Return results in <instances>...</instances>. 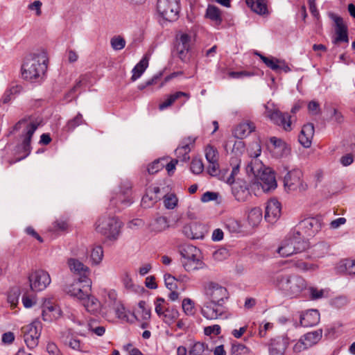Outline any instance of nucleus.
Returning <instances> with one entry per match:
<instances>
[{
    "instance_id": "nucleus-1",
    "label": "nucleus",
    "mask_w": 355,
    "mask_h": 355,
    "mask_svg": "<svg viewBox=\"0 0 355 355\" xmlns=\"http://www.w3.org/2000/svg\"><path fill=\"white\" fill-rule=\"evenodd\" d=\"M261 152V146L255 143L252 146L249 153L250 157H253L246 166V172L252 174L261 185L265 192L274 190L277 187L274 171L270 168L266 167L263 163L257 159Z\"/></svg>"
},
{
    "instance_id": "nucleus-2",
    "label": "nucleus",
    "mask_w": 355,
    "mask_h": 355,
    "mask_svg": "<svg viewBox=\"0 0 355 355\" xmlns=\"http://www.w3.org/2000/svg\"><path fill=\"white\" fill-rule=\"evenodd\" d=\"M270 280L275 288L291 298L301 296L307 288V281L303 277L282 270L271 274Z\"/></svg>"
},
{
    "instance_id": "nucleus-3",
    "label": "nucleus",
    "mask_w": 355,
    "mask_h": 355,
    "mask_svg": "<svg viewBox=\"0 0 355 355\" xmlns=\"http://www.w3.org/2000/svg\"><path fill=\"white\" fill-rule=\"evenodd\" d=\"M49 58L46 51L37 50L26 55L21 67V77L28 81L42 79L47 69Z\"/></svg>"
},
{
    "instance_id": "nucleus-4",
    "label": "nucleus",
    "mask_w": 355,
    "mask_h": 355,
    "mask_svg": "<svg viewBox=\"0 0 355 355\" xmlns=\"http://www.w3.org/2000/svg\"><path fill=\"white\" fill-rule=\"evenodd\" d=\"M40 120H33L32 118L28 117L21 119L13 127L12 131H11L10 133L22 130L21 134L20 135L21 139V144L20 146L22 151L25 153L22 157L17 159V161L21 160L31 153V139L34 132L40 126Z\"/></svg>"
},
{
    "instance_id": "nucleus-5",
    "label": "nucleus",
    "mask_w": 355,
    "mask_h": 355,
    "mask_svg": "<svg viewBox=\"0 0 355 355\" xmlns=\"http://www.w3.org/2000/svg\"><path fill=\"white\" fill-rule=\"evenodd\" d=\"M308 243L299 230H294L280 243L277 252L282 257H287L304 251Z\"/></svg>"
},
{
    "instance_id": "nucleus-6",
    "label": "nucleus",
    "mask_w": 355,
    "mask_h": 355,
    "mask_svg": "<svg viewBox=\"0 0 355 355\" xmlns=\"http://www.w3.org/2000/svg\"><path fill=\"white\" fill-rule=\"evenodd\" d=\"M182 263L184 269L193 271L204 268L205 263L200 259V250L192 245H187L180 250Z\"/></svg>"
},
{
    "instance_id": "nucleus-7",
    "label": "nucleus",
    "mask_w": 355,
    "mask_h": 355,
    "mask_svg": "<svg viewBox=\"0 0 355 355\" xmlns=\"http://www.w3.org/2000/svg\"><path fill=\"white\" fill-rule=\"evenodd\" d=\"M121 223L115 217L103 216L96 222V230L111 239L119 234Z\"/></svg>"
},
{
    "instance_id": "nucleus-8",
    "label": "nucleus",
    "mask_w": 355,
    "mask_h": 355,
    "mask_svg": "<svg viewBox=\"0 0 355 355\" xmlns=\"http://www.w3.org/2000/svg\"><path fill=\"white\" fill-rule=\"evenodd\" d=\"M42 326L39 320H35L21 328V334L27 347L34 349L38 345Z\"/></svg>"
},
{
    "instance_id": "nucleus-9",
    "label": "nucleus",
    "mask_w": 355,
    "mask_h": 355,
    "mask_svg": "<svg viewBox=\"0 0 355 355\" xmlns=\"http://www.w3.org/2000/svg\"><path fill=\"white\" fill-rule=\"evenodd\" d=\"M302 172L300 169H293L288 171L284 178V186L288 191H304L308 186L304 182Z\"/></svg>"
},
{
    "instance_id": "nucleus-10",
    "label": "nucleus",
    "mask_w": 355,
    "mask_h": 355,
    "mask_svg": "<svg viewBox=\"0 0 355 355\" xmlns=\"http://www.w3.org/2000/svg\"><path fill=\"white\" fill-rule=\"evenodd\" d=\"M323 225L322 218L321 216L309 217L301 220L297 225V230L301 232V235L304 237L314 236L322 229ZM297 230V229H295Z\"/></svg>"
},
{
    "instance_id": "nucleus-11",
    "label": "nucleus",
    "mask_w": 355,
    "mask_h": 355,
    "mask_svg": "<svg viewBox=\"0 0 355 355\" xmlns=\"http://www.w3.org/2000/svg\"><path fill=\"white\" fill-rule=\"evenodd\" d=\"M191 44V36L188 33L179 32L176 35L174 52L182 61L186 62L189 59Z\"/></svg>"
},
{
    "instance_id": "nucleus-12",
    "label": "nucleus",
    "mask_w": 355,
    "mask_h": 355,
    "mask_svg": "<svg viewBox=\"0 0 355 355\" xmlns=\"http://www.w3.org/2000/svg\"><path fill=\"white\" fill-rule=\"evenodd\" d=\"M157 8L166 20H175L180 12L179 0H158Z\"/></svg>"
},
{
    "instance_id": "nucleus-13",
    "label": "nucleus",
    "mask_w": 355,
    "mask_h": 355,
    "mask_svg": "<svg viewBox=\"0 0 355 355\" xmlns=\"http://www.w3.org/2000/svg\"><path fill=\"white\" fill-rule=\"evenodd\" d=\"M205 295L209 302L223 304L228 298L227 289L218 283L209 282L205 286Z\"/></svg>"
},
{
    "instance_id": "nucleus-14",
    "label": "nucleus",
    "mask_w": 355,
    "mask_h": 355,
    "mask_svg": "<svg viewBox=\"0 0 355 355\" xmlns=\"http://www.w3.org/2000/svg\"><path fill=\"white\" fill-rule=\"evenodd\" d=\"M30 286L33 291H42L51 283L49 274L43 270H38L31 272L28 277Z\"/></svg>"
},
{
    "instance_id": "nucleus-15",
    "label": "nucleus",
    "mask_w": 355,
    "mask_h": 355,
    "mask_svg": "<svg viewBox=\"0 0 355 355\" xmlns=\"http://www.w3.org/2000/svg\"><path fill=\"white\" fill-rule=\"evenodd\" d=\"M202 315L207 320H216L220 318H226V308L223 304L207 302L201 309Z\"/></svg>"
},
{
    "instance_id": "nucleus-16",
    "label": "nucleus",
    "mask_w": 355,
    "mask_h": 355,
    "mask_svg": "<svg viewBox=\"0 0 355 355\" xmlns=\"http://www.w3.org/2000/svg\"><path fill=\"white\" fill-rule=\"evenodd\" d=\"M265 107L266 117L269 118L274 123L282 127L286 131L292 130L291 116L288 113H283L277 110L269 109L267 105H265Z\"/></svg>"
},
{
    "instance_id": "nucleus-17",
    "label": "nucleus",
    "mask_w": 355,
    "mask_h": 355,
    "mask_svg": "<svg viewBox=\"0 0 355 355\" xmlns=\"http://www.w3.org/2000/svg\"><path fill=\"white\" fill-rule=\"evenodd\" d=\"M91 286L92 282L90 279H79V282L70 285L67 292L70 295L76 297L80 300H85V297L88 296Z\"/></svg>"
},
{
    "instance_id": "nucleus-18",
    "label": "nucleus",
    "mask_w": 355,
    "mask_h": 355,
    "mask_svg": "<svg viewBox=\"0 0 355 355\" xmlns=\"http://www.w3.org/2000/svg\"><path fill=\"white\" fill-rule=\"evenodd\" d=\"M330 17L334 21L336 35L333 42L334 44L340 42L347 43L349 42L347 26L344 22L343 19L334 13L330 14Z\"/></svg>"
},
{
    "instance_id": "nucleus-19",
    "label": "nucleus",
    "mask_w": 355,
    "mask_h": 355,
    "mask_svg": "<svg viewBox=\"0 0 355 355\" xmlns=\"http://www.w3.org/2000/svg\"><path fill=\"white\" fill-rule=\"evenodd\" d=\"M67 265L72 273L80 277L79 279H89L90 270L83 262L76 258H70L67 260Z\"/></svg>"
},
{
    "instance_id": "nucleus-20",
    "label": "nucleus",
    "mask_w": 355,
    "mask_h": 355,
    "mask_svg": "<svg viewBox=\"0 0 355 355\" xmlns=\"http://www.w3.org/2000/svg\"><path fill=\"white\" fill-rule=\"evenodd\" d=\"M281 209V203L277 199H270L266 207L265 219L270 223H275L280 217Z\"/></svg>"
},
{
    "instance_id": "nucleus-21",
    "label": "nucleus",
    "mask_w": 355,
    "mask_h": 355,
    "mask_svg": "<svg viewBox=\"0 0 355 355\" xmlns=\"http://www.w3.org/2000/svg\"><path fill=\"white\" fill-rule=\"evenodd\" d=\"M288 346V340L286 337H277L271 340L269 355H284Z\"/></svg>"
},
{
    "instance_id": "nucleus-22",
    "label": "nucleus",
    "mask_w": 355,
    "mask_h": 355,
    "mask_svg": "<svg viewBox=\"0 0 355 355\" xmlns=\"http://www.w3.org/2000/svg\"><path fill=\"white\" fill-rule=\"evenodd\" d=\"M232 193L235 198L240 202H245L251 196L248 184L244 181H239L235 183L232 187Z\"/></svg>"
},
{
    "instance_id": "nucleus-23",
    "label": "nucleus",
    "mask_w": 355,
    "mask_h": 355,
    "mask_svg": "<svg viewBox=\"0 0 355 355\" xmlns=\"http://www.w3.org/2000/svg\"><path fill=\"white\" fill-rule=\"evenodd\" d=\"M314 135V126L312 123L304 125L298 137L299 142L304 148H309Z\"/></svg>"
},
{
    "instance_id": "nucleus-24",
    "label": "nucleus",
    "mask_w": 355,
    "mask_h": 355,
    "mask_svg": "<svg viewBox=\"0 0 355 355\" xmlns=\"http://www.w3.org/2000/svg\"><path fill=\"white\" fill-rule=\"evenodd\" d=\"M300 322L303 327L315 326L320 322V313L316 309L308 310L300 315Z\"/></svg>"
},
{
    "instance_id": "nucleus-25",
    "label": "nucleus",
    "mask_w": 355,
    "mask_h": 355,
    "mask_svg": "<svg viewBox=\"0 0 355 355\" xmlns=\"http://www.w3.org/2000/svg\"><path fill=\"white\" fill-rule=\"evenodd\" d=\"M132 184L129 181H125L121 184V192L118 196L119 200L123 207H128L132 203V198L130 196Z\"/></svg>"
},
{
    "instance_id": "nucleus-26",
    "label": "nucleus",
    "mask_w": 355,
    "mask_h": 355,
    "mask_svg": "<svg viewBox=\"0 0 355 355\" xmlns=\"http://www.w3.org/2000/svg\"><path fill=\"white\" fill-rule=\"evenodd\" d=\"M170 227L168 219L165 216H158L148 224L150 232L155 234L165 231Z\"/></svg>"
},
{
    "instance_id": "nucleus-27",
    "label": "nucleus",
    "mask_w": 355,
    "mask_h": 355,
    "mask_svg": "<svg viewBox=\"0 0 355 355\" xmlns=\"http://www.w3.org/2000/svg\"><path fill=\"white\" fill-rule=\"evenodd\" d=\"M42 315L44 321L50 322L61 315V310L58 306L49 303L45 304L43 306Z\"/></svg>"
},
{
    "instance_id": "nucleus-28",
    "label": "nucleus",
    "mask_w": 355,
    "mask_h": 355,
    "mask_svg": "<svg viewBox=\"0 0 355 355\" xmlns=\"http://www.w3.org/2000/svg\"><path fill=\"white\" fill-rule=\"evenodd\" d=\"M255 125L252 122L246 121L239 124L234 130V136L239 139H243L248 137L251 132L254 131Z\"/></svg>"
},
{
    "instance_id": "nucleus-29",
    "label": "nucleus",
    "mask_w": 355,
    "mask_h": 355,
    "mask_svg": "<svg viewBox=\"0 0 355 355\" xmlns=\"http://www.w3.org/2000/svg\"><path fill=\"white\" fill-rule=\"evenodd\" d=\"M148 67V58L144 56L132 69L131 80L132 82L139 78Z\"/></svg>"
},
{
    "instance_id": "nucleus-30",
    "label": "nucleus",
    "mask_w": 355,
    "mask_h": 355,
    "mask_svg": "<svg viewBox=\"0 0 355 355\" xmlns=\"http://www.w3.org/2000/svg\"><path fill=\"white\" fill-rule=\"evenodd\" d=\"M200 226L196 223L185 225L183 227L182 232L189 239H198L202 237V233L198 231Z\"/></svg>"
},
{
    "instance_id": "nucleus-31",
    "label": "nucleus",
    "mask_w": 355,
    "mask_h": 355,
    "mask_svg": "<svg viewBox=\"0 0 355 355\" xmlns=\"http://www.w3.org/2000/svg\"><path fill=\"white\" fill-rule=\"evenodd\" d=\"M336 269L339 273L345 272L349 275H355V260H342L338 263Z\"/></svg>"
},
{
    "instance_id": "nucleus-32",
    "label": "nucleus",
    "mask_w": 355,
    "mask_h": 355,
    "mask_svg": "<svg viewBox=\"0 0 355 355\" xmlns=\"http://www.w3.org/2000/svg\"><path fill=\"white\" fill-rule=\"evenodd\" d=\"M103 258V249L101 245H93L89 252V261L93 266L99 265Z\"/></svg>"
},
{
    "instance_id": "nucleus-33",
    "label": "nucleus",
    "mask_w": 355,
    "mask_h": 355,
    "mask_svg": "<svg viewBox=\"0 0 355 355\" xmlns=\"http://www.w3.org/2000/svg\"><path fill=\"white\" fill-rule=\"evenodd\" d=\"M83 305L88 312L96 313L100 310V302L95 297L89 295V293L85 300H83Z\"/></svg>"
},
{
    "instance_id": "nucleus-34",
    "label": "nucleus",
    "mask_w": 355,
    "mask_h": 355,
    "mask_svg": "<svg viewBox=\"0 0 355 355\" xmlns=\"http://www.w3.org/2000/svg\"><path fill=\"white\" fill-rule=\"evenodd\" d=\"M182 96L186 97L187 99H189L190 98V94L183 92H177L174 94H172L169 95L164 101L159 105V109L160 110H163L167 108L168 107L171 106L177 99Z\"/></svg>"
},
{
    "instance_id": "nucleus-35",
    "label": "nucleus",
    "mask_w": 355,
    "mask_h": 355,
    "mask_svg": "<svg viewBox=\"0 0 355 355\" xmlns=\"http://www.w3.org/2000/svg\"><path fill=\"white\" fill-rule=\"evenodd\" d=\"M65 345H68L73 350L84 353L88 352V351L85 349V345L76 336L73 335L67 337L65 340Z\"/></svg>"
},
{
    "instance_id": "nucleus-36",
    "label": "nucleus",
    "mask_w": 355,
    "mask_h": 355,
    "mask_svg": "<svg viewBox=\"0 0 355 355\" xmlns=\"http://www.w3.org/2000/svg\"><path fill=\"white\" fill-rule=\"evenodd\" d=\"M322 331L321 329L317 331L309 332L304 335L302 338L305 343V345L311 347L313 345L316 344L322 338Z\"/></svg>"
},
{
    "instance_id": "nucleus-37",
    "label": "nucleus",
    "mask_w": 355,
    "mask_h": 355,
    "mask_svg": "<svg viewBox=\"0 0 355 355\" xmlns=\"http://www.w3.org/2000/svg\"><path fill=\"white\" fill-rule=\"evenodd\" d=\"M179 311L175 308L168 306L160 318H162L164 322L171 324L179 317Z\"/></svg>"
},
{
    "instance_id": "nucleus-38",
    "label": "nucleus",
    "mask_w": 355,
    "mask_h": 355,
    "mask_svg": "<svg viewBox=\"0 0 355 355\" xmlns=\"http://www.w3.org/2000/svg\"><path fill=\"white\" fill-rule=\"evenodd\" d=\"M293 265L297 270L302 272L315 271L319 268L317 264L306 262L303 260L295 261Z\"/></svg>"
},
{
    "instance_id": "nucleus-39",
    "label": "nucleus",
    "mask_w": 355,
    "mask_h": 355,
    "mask_svg": "<svg viewBox=\"0 0 355 355\" xmlns=\"http://www.w3.org/2000/svg\"><path fill=\"white\" fill-rule=\"evenodd\" d=\"M262 219V211L259 207H254L248 214V221L252 226L257 225Z\"/></svg>"
},
{
    "instance_id": "nucleus-40",
    "label": "nucleus",
    "mask_w": 355,
    "mask_h": 355,
    "mask_svg": "<svg viewBox=\"0 0 355 355\" xmlns=\"http://www.w3.org/2000/svg\"><path fill=\"white\" fill-rule=\"evenodd\" d=\"M206 16L215 21L216 24H220L222 21L221 13L220 10L214 6H209L207 9Z\"/></svg>"
},
{
    "instance_id": "nucleus-41",
    "label": "nucleus",
    "mask_w": 355,
    "mask_h": 355,
    "mask_svg": "<svg viewBox=\"0 0 355 355\" xmlns=\"http://www.w3.org/2000/svg\"><path fill=\"white\" fill-rule=\"evenodd\" d=\"M104 301L105 306L109 307V309L112 308L115 304L119 303L117 301V295L115 291L114 290H105L104 291Z\"/></svg>"
},
{
    "instance_id": "nucleus-42",
    "label": "nucleus",
    "mask_w": 355,
    "mask_h": 355,
    "mask_svg": "<svg viewBox=\"0 0 355 355\" xmlns=\"http://www.w3.org/2000/svg\"><path fill=\"white\" fill-rule=\"evenodd\" d=\"M251 7V9L256 13L264 15L267 12V5L264 0H253L250 4L249 1H247Z\"/></svg>"
},
{
    "instance_id": "nucleus-43",
    "label": "nucleus",
    "mask_w": 355,
    "mask_h": 355,
    "mask_svg": "<svg viewBox=\"0 0 355 355\" xmlns=\"http://www.w3.org/2000/svg\"><path fill=\"white\" fill-rule=\"evenodd\" d=\"M207 171L211 176L217 177L221 180H224V174L222 173L219 169L218 161L209 162Z\"/></svg>"
},
{
    "instance_id": "nucleus-44",
    "label": "nucleus",
    "mask_w": 355,
    "mask_h": 355,
    "mask_svg": "<svg viewBox=\"0 0 355 355\" xmlns=\"http://www.w3.org/2000/svg\"><path fill=\"white\" fill-rule=\"evenodd\" d=\"M251 350L245 345L241 343H234L232 345L231 355H249Z\"/></svg>"
},
{
    "instance_id": "nucleus-45",
    "label": "nucleus",
    "mask_w": 355,
    "mask_h": 355,
    "mask_svg": "<svg viewBox=\"0 0 355 355\" xmlns=\"http://www.w3.org/2000/svg\"><path fill=\"white\" fill-rule=\"evenodd\" d=\"M110 310L113 311L118 318L127 322L130 320L125 307L120 302L115 304Z\"/></svg>"
},
{
    "instance_id": "nucleus-46",
    "label": "nucleus",
    "mask_w": 355,
    "mask_h": 355,
    "mask_svg": "<svg viewBox=\"0 0 355 355\" xmlns=\"http://www.w3.org/2000/svg\"><path fill=\"white\" fill-rule=\"evenodd\" d=\"M84 122L83 115L78 113L74 118L69 120L66 124L64 128L67 132L73 131L76 127L79 126Z\"/></svg>"
},
{
    "instance_id": "nucleus-47",
    "label": "nucleus",
    "mask_w": 355,
    "mask_h": 355,
    "mask_svg": "<svg viewBox=\"0 0 355 355\" xmlns=\"http://www.w3.org/2000/svg\"><path fill=\"white\" fill-rule=\"evenodd\" d=\"M194 302L190 298H184L182 300V308L187 315H193L196 313Z\"/></svg>"
},
{
    "instance_id": "nucleus-48",
    "label": "nucleus",
    "mask_w": 355,
    "mask_h": 355,
    "mask_svg": "<svg viewBox=\"0 0 355 355\" xmlns=\"http://www.w3.org/2000/svg\"><path fill=\"white\" fill-rule=\"evenodd\" d=\"M205 157L208 162L218 161V153L216 148L212 146H207L205 150Z\"/></svg>"
},
{
    "instance_id": "nucleus-49",
    "label": "nucleus",
    "mask_w": 355,
    "mask_h": 355,
    "mask_svg": "<svg viewBox=\"0 0 355 355\" xmlns=\"http://www.w3.org/2000/svg\"><path fill=\"white\" fill-rule=\"evenodd\" d=\"M190 152V148L189 144L178 147L175 150V154L177 157L180 159L182 162H187L189 159V153Z\"/></svg>"
},
{
    "instance_id": "nucleus-50",
    "label": "nucleus",
    "mask_w": 355,
    "mask_h": 355,
    "mask_svg": "<svg viewBox=\"0 0 355 355\" xmlns=\"http://www.w3.org/2000/svg\"><path fill=\"white\" fill-rule=\"evenodd\" d=\"M142 320H147L150 318V310L146 307V303L141 301L139 303V309L137 311V316Z\"/></svg>"
},
{
    "instance_id": "nucleus-51",
    "label": "nucleus",
    "mask_w": 355,
    "mask_h": 355,
    "mask_svg": "<svg viewBox=\"0 0 355 355\" xmlns=\"http://www.w3.org/2000/svg\"><path fill=\"white\" fill-rule=\"evenodd\" d=\"M125 44L126 42L125 39L120 35L114 36L110 40L111 46L114 51H120L123 49L125 47Z\"/></svg>"
},
{
    "instance_id": "nucleus-52",
    "label": "nucleus",
    "mask_w": 355,
    "mask_h": 355,
    "mask_svg": "<svg viewBox=\"0 0 355 355\" xmlns=\"http://www.w3.org/2000/svg\"><path fill=\"white\" fill-rule=\"evenodd\" d=\"M329 250V245L324 242L318 243L314 247V254L317 257H323L328 254Z\"/></svg>"
},
{
    "instance_id": "nucleus-53",
    "label": "nucleus",
    "mask_w": 355,
    "mask_h": 355,
    "mask_svg": "<svg viewBox=\"0 0 355 355\" xmlns=\"http://www.w3.org/2000/svg\"><path fill=\"white\" fill-rule=\"evenodd\" d=\"M158 200L159 198L157 196H153L148 192H146L141 199V204L144 208H150L153 206Z\"/></svg>"
},
{
    "instance_id": "nucleus-54",
    "label": "nucleus",
    "mask_w": 355,
    "mask_h": 355,
    "mask_svg": "<svg viewBox=\"0 0 355 355\" xmlns=\"http://www.w3.org/2000/svg\"><path fill=\"white\" fill-rule=\"evenodd\" d=\"M178 198L173 193L167 194L164 197V205L168 209H174L178 205Z\"/></svg>"
},
{
    "instance_id": "nucleus-55",
    "label": "nucleus",
    "mask_w": 355,
    "mask_h": 355,
    "mask_svg": "<svg viewBox=\"0 0 355 355\" xmlns=\"http://www.w3.org/2000/svg\"><path fill=\"white\" fill-rule=\"evenodd\" d=\"M164 159H157L149 164L147 168L148 173L155 174L162 170L164 166Z\"/></svg>"
},
{
    "instance_id": "nucleus-56",
    "label": "nucleus",
    "mask_w": 355,
    "mask_h": 355,
    "mask_svg": "<svg viewBox=\"0 0 355 355\" xmlns=\"http://www.w3.org/2000/svg\"><path fill=\"white\" fill-rule=\"evenodd\" d=\"M306 291H308L309 294V298L312 300L321 299L324 296L323 289H318L314 286H309L307 285V288Z\"/></svg>"
},
{
    "instance_id": "nucleus-57",
    "label": "nucleus",
    "mask_w": 355,
    "mask_h": 355,
    "mask_svg": "<svg viewBox=\"0 0 355 355\" xmlns=\"http://www.w3.org/2000/svg\"><path fill=\"white\" fill-rule=\"evenodd\" d=\"M21 301L24 307L31 308L36 303L35 295L33 293H24Z\"/></svg>"
},
{
    "instance_id": "nucleus-58",
    "label": "nucleus",
    "mask_w": 355,
    "mask_h": 355,
    "mask_svg": "<svg viewBox=\"0 0 355 355\" xmlns=\"http://www.w3.org/2000/svg\"><path fill=\"white\" fill-rule=\"evenodd\" d=\"M155 310L156 313L160 318L163 313L165 311L166 308L168 307V304L166 303V301L162 297L157 298L155 302Z\"/></svg>"
},
{
    "instance_id": "nucleus-59",
    "label": "nucleus",
    "mask_w": 355,
    "mask_h": 355,
    "mask_svg": "<svg viewBox=\"0 0 355 355\" xmlns=\"http://www.w3.org/2000/svg\"><path fill=\"white\" fill-rule=\"evenodd\" d=\"M259 55L261 60L266 64V65L272 69L273 71H277V60L274 58H268L259 53H256Z\"/></svg>"
},
{
    "instance_id": "nucleus-60",
    "label": "nucleus",
    "mask_w": 355,
    "mask_h": 355,
    "mask_svg": "<svg viewBox=\"0 0 355 355\" xmlns=\"http://www.w3.org/2000/svg\"><path fill=\"white\" fill-rule=\"evenodd\" d=\"M191 171L194 174H200L204 169V165L201 159H193L191 163Z\"/></svg>"
},
{
    "instance_id": "nucleus-61",
    "label": "nucleus",
    "mask_w": 355,
    "mask_h": 355,
    "mask_svg": "<svg viewBox=\"0 0 355 355\" xmlns=\"http://www.w3.org/2000/svg\"><path fill=\"white\" fill-rule=\"evenodd\" d=\"M177 279L170 274H166L164 275V282L166 286L170 290H176L177 288Z\"/></svg>"
},
{
    "instance_id": "nucleus-62",
    "label": "nucleus",
    "mask_w": 355,
    "mask_h": 355,
    "mask_svg": "<svg viewBox=\"0 0 355 355\" xmlns=\"http://www.w3.org/2000/svg\"><path fill=\"white\" fill-rule=\"evenodd\" d=\"M205 351V345L201 343H195L189 352V355H202Z\"/></svg>"
},
{
    "instance_id": "nucleus-63",
    "label": "nucleus",
    "mask_w": 355,
    "mask_h": 355,
    "mask_svg": "<svg viewBox=\"0 0 355 355\" xmlns=\"http://www.w3.org/2000/svg\"><path fill=\"white\" fill-rule=\"evenodd\" d=\"M42 6V1L37 0V1H35L34 2L30 3L28 6V8L30 10L35 11V15L37 17H40L42 15V9H41Z\"/></svg>"
},
{
    "instance_id": "nucleus-64",
    "label": "nucleus",
    "mask_w": 355,
    "mask_h": 355,
    "mask_svg": "<svg viewBox=\"0 0 355 355\" xmlns=\"http://www.w3.org/2000/svg\"><path fill=\"white\" fill-rule=\"evenodd\" d=\"M331 119L337 123H342L344 121V117L340 112L333 108L331 112Z\"/></svg>"
}]
</instances>
